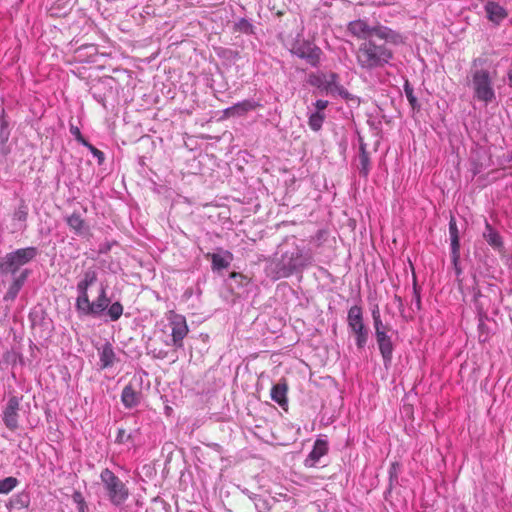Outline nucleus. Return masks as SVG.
Instances as JSON below:
<instances>
[{
	"instance_id": "f257e3e1",
	"label": "nucleus",
	"mask_w": 512,
	"mask_h": 512,
	"mask_svg": "<svg viewBox=\"0 0 512 512\" xmlns=\"http://www.w3.org/2000/svg\"><path fill=\"white\" fill-rule=\"evenodd\" d=\"M393 58V52L385 44H377L373 39L361 43L356 51L357 64L365 70L383 67Z\"/></svg>"
},
{
	"instance_id": "f03ea898",
	"label": "nucleus",
	"mask_w": 512,
	"mask_h": 512,
	"mask_svg": "<svg viewBox=\"0 0 512 512\" xmlns=\"http://www.w3.org/2000/svg\"><path fill=\"white\" fill-rule=\"evenodd\" d=\"M100 479L111 504L117 507L123 505L130 495L126 484L108 468L101 471Z\"/></svg>"
},
{
	"instance_id": "7ed1b4c3",
	"label": "nucleus",
	"mask_w": 512,
	"mask_h": 512,
	"mask_svg": "<svg viewBox=\"0 0 512 512\" xmlns=\"http://www.w3.org/2000/svg\"><path fill=\"white\" fill-rule=\"evenodd\" d=\"M471 85L474 93V98L477 99L478 101L488 104L495 100V91L488 70L477 69L473 71Z\"/></svg>"
},
{
	"instance_id": "20e7f679",
	"label": "nucleus",
	"mask_w": 512,
	"mask_h": 512,
	"mask_svg": "<svg viewBox=\"0 0 512 512\" xmlns=\"http://www.w3.org/2000/svg\"><path fill=\"white\" fill-rule=\"evenodd\" d=\"M38 254L36 247H26L6 254L0 263V270L3 273H16L18 269L32 261Z\"/></svg>"
},
{
	"instance_id": "39448f33",
	"label": "nucleus",
	"mask_w": 512,
	"mask_h": 512,
	"mask_svg": "<svg viewBox=\"0 0 512 512\" xmlns=\"http://www.w3.org/2000/svg\"><path fill=\"white\" fill-rule=\"evenodd\" d=\"M291 52L301 59H305L310 65L317 66L320 62L322 51L315 44L307 40L297 41L291 48Z\"/></svg>"
},
{
	"instance_id": "423d86ee",
	"label": "nucleus",
	"mask_w": 512,
	"mask_h": 512,
	"mask_svg": "<svg viewBox=\"0 0 512 512\" xmlns=\"http://www.w3.org/2000/svg\"><path fill=\"white\" fill-rule=\"evenodd\" d=\"M310 257H306L303 255L302 251L297 249L295 252H292L290 256L287 254L282 258V269H281V277H288L294 272L303 270L310 264Z\"/></svg>"
},
{
	"instance_id": "0eeeda50",
	"label": "nucleus",
	"mask_w": 512,
	"mask_h": 512,
	"mask_svg": "<svg viewBox=\"0 0 512 512\" xmlns=\"http://www.w3.org/2000/svg\"><path fill=\"white\" fill-rule=\"evenodd\" d=\"M169 322L171 326V336L173 345L179 349L183 347V340L189 332L186 318L174 311L169 312Z\"/></svg>"
},
{
	"instance_id": "6e6552de",
	"label": "nucleus",
	"mask_w": 512,
	"mask_h": 512,
	"mask_svg": "<svg viewBox=\"0 0 512 512\" xmlns=\"http://www.w3.org/2000/svg\"><path fill=\"white\" fill-rule=\"evenodd\" d=\"M109 303L110 300L106 296V291L104 288H102L98 298L95 301L90 302L88 297L86 304L76 306V309L78 312L84 315H97L103 312L108 307Z\"/></svg>"
},
{
	"instance_id": "1a4fd4ad",
	"label": "nucleus",
	"mask_w": 512,
	"mask_h": 512,
	"mask_svg": "<svg viewBox=\"0 0 512 512\" xmlns=\"http://www.w3.org/2000/svg\"><path fill=\"white\" fill-rule=\"evenodd\" d=\"M20 400L16 396L9 398L4 410H3V422L5 426L14 431L18 428Z\"/></svg>"
},
{
	"instance_id": "9d476101",
	"label": "nucleus",
	"mask_w": 512,
	"mask_h": 512,
	"mask_svg": "<svg viewBox=\"0 0 512 512\" xmlns=\"http://www.w3.org/2000/svg\"><path fill=\"white\" fill-rule=\"evenodd\" d=\"M97 280L96 272L93 270H88L85 272L83 279L77 284L78 297L76 299V306H81V304H86L88 298V287L94 284Z\"/></svg>"
},
{
	"instance_id": "9b49d317",
	"label": "nucleus",
	"mask_w": 512,
	"mask_h": 512,
	"mask_svg": "<svg viewBox=\"0 0 512 512\" xmlns=\"http://www.w3.org/2000/svg\"><path fill=\"white\" fill-rule=\"evenodd\" d=\"M328 452V443L325 440L317 439L312 451L304 461L306 467H314L321 457Z\"/></svg>"
},
{
	"instance_id": "f8f14e48",
	"label": "nucleus",
	"mask_w": 512,
	"mask_h": 512,
	"mask_svg": "<svg viewBox=\"0 0 512 512\" xmlns=\"http://www.w3.org/2000/svg\"><path fill=\"white\" fill-rule=\"evenodd\" d=\"M347 29L351 35L358 39H364L365 41L371 39L372 29L367 22L362 19L351 21Z\"/></svg>"
},
{
	"instance_id": "ddd939ff",
	"label": "nucleus",
	"mask_w": 512,
	"mask_h": 512,
	"mask_svg": "<svg viewBox=\"0 0 512 512\" xmlns=\"http://www.w3.org/2000/svg\"><path fill=\"white\" fill-rule=\"evenodd\" d=\"M260 106L261 105L258 102L244 100L242 102L236 103L232 107L225 109L224 114L227 117L243 116L249 111L255 110Z\"/></svg>"
},
{
	"instance_id": "4468645a",
	"label": "nucleus",
	"mask_w": 512,
	"mask_h": 512,
	"mask_svg": "<svg viewBox=\"0 0 512 512\" xmlns=\"http://www.w3.org/2000/svg\"><path fill=\"white\" fill-rule=\"evenodd\" d=\"M484 9L489 21L495 24H499L508 16L506 9L494 1H488Z\"/></svg>"
},
{
	"instance_id": "2eb2a0df",
	"label": "nucleus",
	"mask_w": 512,
	"mask_h": 512,
	"mask_svg": "<svg viewBox=\"0 0 512 512\" xmlns=\"http://www.w3.org/2000/svg\"><path fill=\"white\" fill-rule=\"evenodd\" d=\"M376 341H377L381 356L384 360V363L385 364L390 363L392 360V355H393V350H394V346H393L391 337L387 333H384V334L380 333L376 337Z\"/></svg>"
},
{
	"instance_id": "dca6fc26",
	"label": "nucleus",
	"mask_w": 512,
	"mask_h": 512,
	"mask_svg": "<svg viewBox=\"0 0 512 512\" xmlns=\"http://www.w3.org/2000/svg\"><path fill=\"white\" fill-rule=\"evenodd\" d=\"M141 393L137 391L133 384L129 383L123 388L121 401L126 408H132L140 403Z\"/></svg>"
},
{
	"instance_id": "f3484780",
	"label": "nucleus",
	"mask_w": 512,
	"mask_h": 512,
	"mask_svg": "<svg viewBox=\"0 0 512 512\" xmlns=\"http://www.w3.org/2000/svg\"><path fill=\"white\" fill-rule=\"evenodd\" d=\"M287 392H288V384L285 379H281L277 384L273 385L271 388L270 396L273 401H275L281 407H285L287 405Z\"/></svg>"
},
{
	"instance_id": "a211bd4d",
	"label": "nucleus",
	"mask_w": 512,
	"mask_h": 512,
	"mask_svg": "<svg viewBox=\"0 0 512 512\" xmlns=\"http://www.w3.org/2000/svg\"><path fill=\"white\" fill-rule=\"evenodd\" d=\"M449 234L451 240V250L454 260L459 258L460 251V241H459V231L457 227V223L454 217H451L449 221Z\"/></svg>"
},
{
	"instance_id": "6ab92c4d",
	"label": "nucleus",
	"mask_w": 512,
	"mask_h": 512,
	"mask_svg": "<svg viewBox=\"0 0 512 512\" xmlns=\"http://www.w3.org/2000/svg\"><path fill=\"white\" fill-rule=\"evenodd\" d=\"M347 323L350 329L364 324L363 311L360 306L354 305L348 310Z\"/></svg>"
},
{
	"instance_id": "aec40b11",
	"label": "nucleus",
	"mask_w": 512,
	"mask_h": 512,
	"mask_svg": "<svg viewBox=\"0 0 512 512\" xmlns=\"http://www.w3.org/2000/svg\"><path fill=\"white\" fill-rule=\"evenodd\" d=\"M485 228L486 231L484 232L483 236L487 243L494 249L502 248L503 242L499 233L496 230H494L488 222H486Z\"/></svg>"
},
{
	"instance_id": "412c9836",
	"label": "nucleus",
	"mask_w": 512,
	"mask_h": 512,
	"mask_svg": "<svg viewBox=\"0 0 512 512\" xmlns=\"http://www.w3.org/2000/svg\"><path fill=\"white\" fill-rule=\"evenodd\" d=\"M370 169H371V163H370L369 154L366 151L364 145H361L360 153H359V164H358L359 174L361 176H363L364 178H367L369 175Z\"/></svg>"
},
{
	"instance_id": "4be33fe9",
	"label": "nucleus",
	"mask_w": 512,
	"mask_h": 512,
	"mask_svg": "<svg viewBox=\"0 0 512 512\" xmlns=\"http://www.w3.org/2000/svg\"><path fill=\"white\" fill-rule=\"evenodd\" d=\"M28 276V271H23L16 279H14L13 283L10 285L6 295L5 299H15L18 295L20 289L22 288L26 278Z\"/></svg>"
},
{
	"instance_id": "5701e85b",
	"label": "nucleus",
	"mask_w": 512,
	"mask_h": 512,
	"mask_svg": "<svg viewBox=\"0 0 512 512\" xmlns=\"http://www.w3.org/2000/svg\"><path fill=\"white\" fill-rule=\"evenodd\" d=\"M115 361V353L110 343L103 345L100 351V362L102 368L111 367Z\"/></svg>"
},
{
	"instance_id": "b1692460",
	"label": "nucleus",
	"mask_w": 512,
	"mask_h": 512,
	"mask_svg": "<svg viewBox=\"0 0 512 512\" xmlns=\"http://www.w3.org/2000/svg\"><path fill=\"white\" fill-rule=\"evenodd\" d=\"M67 224L76 234H83L86 229L84 219L78 213H73L67 217Z\"/></svg>"
},
{
	"instance_id": "393cba45",
	"label": "nucleus",
	"mask_w": 512,
	"mask_h": 512,
	"mask_svg": "<svg viewBox=\"0 0 512 512\" xmlns=\"http://www.w3.org/2000/svg\"><path fill=\"white\" fill-rule=\"evenodd\" d=\"M233 32L247 35H252L255 33L254 26L245 18H241L239 21L234 23Z\"/></svg>"
},
{
	"instance_id": "a878e982",
	"label": "nucleus",
	"mask_w": 512,
	"mask_h": 512,
	"mask_svg": "<svg viewBox=\"0 0 512 512\" xmlns=\"http://www.w3.org/2000/svg\"><path fill=\"white\" fill-rule=\"evenodd\" d=\"M372 318H373V322H374V328H375V336L377 337L378 334H384V333H387L389 331V327L387 325H384L382 320H381V317H380V312H379V309L376 308L372 311Z\"/></svg>"
},
{
	"instance_id": "bb28decb",
	"label": "nucleus",
	"mask_w": 512,
	"mask_h": 512,
	"mask_svg": "<svg viewBox=\"0 0 512 512\" xmlns=\"http://www.w3.org/2000/svg\"><path fill=\"white\" fill-rule=\"evenodd\" d=\"M10 137L9 123L6 119L5 113L3 112L0 116V144L5 145Z\"/></svg>"
},
{
	"instance_id": "cd10ccee",
	"label": "nucleus",
	"mask_w": 512,
	"mask_h": 512,
	"mask_svg": "<svg viewBox=\"0 0 512 512\" xmlns=\"http://www.w3.org/2000/svg\"><path fill=\"white\" fill-rule=\"evenodd\" d=\"M18 484V479L13 476H9L0 480V494L10 493Z\"/></svg>"
},
{
	"instance_id": "c85d7f7f",
	"label": "nucleus",
	"mask_w": 512,
	"mask_h": 512,
	"mask_svg": "<svg viewBox=\"0 0 512 512\" xmlns=\"http://www.w3.org/2000/svg\"><path fill=\"white\" fill-rule=\"evenodd\" d=\"M207 257L211 259L213 270L225 269L230 264L227 259L217 253L208 254Z\"/></svg>"
},
{
	"instance_id": "c756f323",
	"label": "nucleus",
	"mask_w": 512,
	"mask_h": 512,
	"mask_svg": "<svg viewBox=\"0 0 512 512\" xmlns=\"http://www.w3.org/2000/svg\"><path fill=\"white\" fill-rule=\"evenodd\" d=\"M371 29H372V35H375L379 39H383V40L390 39L393 34L392 30L387 27L376 26V27H371Z\"/></svg>"
},
{
	"instance_id": "7c9ffc66",
	"label": "nucleus",
	"mask_w": 512,
	"mask_h": 512,
	"mask_svg": "<svg viewBox=\"0 0 512 512\" xmlns=\"http://www.w3.org/2000/svg\"><path fill=\"white\" fill-rule=\"evenodd\" d=\"M123 313V306L120 302H114L108 308V315L112 321H117Z\"/></svg>"
},
{
	"instance_id": "2f4dec72",
	"label": "nucleus",
	"mask_w": 512,
	"mask_h": 512,
	"mask_svg": "<svg viewBox=\"0 0 512 512\" xmlns=\"http://www.w3.org/2000/svg\"><path fill=\"white\" fill-rule=\"evenodd\" d=\"M323 121L324 116L321 113L316 112L309 117L308 124L312 130L318 131L322 127Z\"/></svg>"
},
{
	"instance_id": "473e14b6",
	"label": "nucleus",
	"mask_w": 512,
	"mask_h": 512,
	"mask_svg": "<svg viewBox=\"0 0 512 512\" xmlns=\"http://www.w3.org/2000/svg\"><path fill=\"white\" fill-rule=\"evenodd\" d=\"M27 217H28V207L25 204V202L22 201L21 204L19 205V207L15 210V212L13 214V219L20 221V222H25L27 220Z\"/></svg>"
},
{
	"instance_id": "72a5a7b5",
	"label": "nucleus",
	"mask_w": 512,
	"mask_h": 512,
	"mask_svg": "<svg viewBox=\"0 0 512 512\" xmlns=\"http://www.w3.org/2000/svg\"><path fill=\"white\" fill-rule=\"evenodd\" d=\"M405 95L410 105L415 108L417 106V98L414 96L413 88L409 86L408 83L405 84L404 87Z\"/></svg>"
},
{
	"instance_id": "f704fd0d",
	"label": "nucleus",
	"mask_w": 512,
	"mask_h": 512,
	"mask_svg": "<svg viewBox=\"0 0 512 512\" xmlns=\"http://www.w3.org/2000/svg\"><path fill=\"white\" fill-rule=\"evenodd\" d=\"M337 79H338L337 74L332 73L330 75V80L327 82V89L330 91H338L339 93H341V90L343 88L336 84Z\"/></svg>"
},
{
	"instance_id": "c9c22d12",
	"label": "nucleus",
	"mask_w": 512,
	"mask_h": 512,
	"mask_svg": "<svg viewBox=\"0 0 512 512\" xmlns=\"http://www.w3.org/2000/svg\"><path fill=\"white\" fill-rule=\"evenodd\" d=\"M70 132L75 137V139L83 146L88 145V141L82 136L81 131L77 126L71 125Z\"/></svg>"
},
{
	"instance_id": "e433bc0d",
	"label": "nucleus",
	"mask_w": 512,
	"mask_h": 512,
	"mask_svg": "<svg viewBox=\"0 0 512 512\" xmlns=\"http://www.w3.org/2000/svg\"><path fill=\"white\" fill-rule=\"evenodd\" d=\"M84 146L87 147L90 150V152L93 154V156L97 158L99 164H102L104 162L105 156L102 151H100L99 149L94 147L89 142H88V145H84Z\"/></svg>"
},
{
	"instance_id": "4c0bfd02",
	"label": "nucleus",
	"mask_w": 512,
	"mask_h": 512,
	"mask_svg": "<svg viewBox=\"0 0 512 512\" xmlns=\"http://www.w3.org/2000/svg\"><path fill=\"white\" fill-rule=\"evenodd\" d=\"M131 439V435L126 432L125 429L119 428L116 435V443L123 444L126 443L128 440Z\"/></svg>"
},
{
	"instance_id": "58836bf2",
	"label": "nucleus",
	"mask_w": 512,
	"mask_h": 512,
	"mask_svg": "<svg viewBox=\"0 0 512 512\" xmlns=\"http://www.w3.org/2000/svg\"><path fill=\"white\" fill-rule=\"evenodd\" d=\"M368 340V332L364 333L362 335L356 336V345L358 349H363L367 343Z\"/></svg>"
},
{
	"instance_id": "ea45409f",
	"label": "nucleus",
	"mask_w": 512,
	"mask_h": 512,
	"mask_svg": "<svg viewBox=\"0 0 512 512\" xmlns=\"http://www.w3.org/2000/svg\"><path fill=\"white\" fill-rule=\"evenodd\" d=\"M230 278H239L242 285H246L250 281L248 277L238 272H231Z\"/></svg>"
},
{
	"instance_id": "a19ab883",
	"label": "nucleus",
	"mask_w": 512,
	"mask_h": 512,
	"mask_svg": "<svg viewBox=\"0 0 512 512\" xmlns=\"http://www.w3.org/2000/svg\"><path fill=\"white\" fill-rule=\"evenodd\" d=\"M351 331L355 334V336L362 335L368 332L364 324L356 328H351Z\"/></svg>"
},
{
	"instance_id": "79ce46f5",
	"label": "nucleus",
	"mask_w": 512,
	"mask_h": 512,
	"mask_svg": "<svg viewBox=\"0 0 512 512\" xmlns=\"http://www.w3.org/2000/svg\"><path fill=\"white\" fill-rule=\"evenodd\" d=\"M328 105V101L326 100H317L315 103V107L320 113V111L324 110Z\"/></svg>"
},
{
	"instance_id": "37998d69",
	"label": "nucleus",
	"mask_w": 512,
	"mask_h": 512,
	"mask_svg": "<svg viewBox=\"0 0 512 512\" xmlns=\"http://www.w3.org/2000/svg\"><path fill=\"white\" fill-rule=\"evenodd\" d=\"M414 301L416 302L417 308L420 309V307H421V297H420V293H419L416 285H414Z\"/></svg>"
},
{
	"instance_id": "c03bdc74",
	"label": "nucleus",
	"mask_w": 512,
	"mask_h": 512,
	"mask_svg": "<svg viewBox=\"0 0 512 512\" xmlns=\"http://www.w3.org/2000/svg\"><path fill=\"white\" fill-rule=\"evenodd\" d=\"M73 500L79 505V503L84 501V498L80 492H75L73 494Z\"/></svg>"
},
{
	"instance_id": "a18cd8bd",
	"label": "nucleus",
	"mask_w": 512,
	"mask_h": 512,
	"mask_svg": "<svg viewBox=\"0 0 512 512\" xmlns=\"http://www.w3.org/2000/svg\"><path fill=\"white\" fill-rule=\"evenodd\" d=\"M86 510H87V505H86L85 501L79 503L78 511L79 512H86Z\"/></svg>"
},
{
	"instance_id": "49530a36",
	"label": "nucleus",
	"mask_w": 512,
	"mask_h": 512,
	"mask_svg": "<svg viewBox=\"0 0 512 512\" xmlns=\"http://www.w3.org/2000/svg\"><path fill=\"white\" fill-rule=\"evenodd\" d=\"M394 301L397 303V305H398V307H399V308H402V306H403V302H402V299H401V297H400V296L395 295V296H394Z\"/></svg>"
},
{
	"instance_id": "de8ad7c7",
	"label": "nucleus",
	"mask_w": 512,
	"mask_h": 512,
	"mask_svg": "<svg viewBox=\"0 0 512 512\" xmlns=\"http://www.w3.org/2000/svg\"><path fill=\"white\" fill-rule=\"evenodd\" d=\"M480 296H481L480 290L475 288L474 289V301L477 302Z\"/></svg>"
},
{
	"instance_id": "09e8293b",
	"label": "nucleus",
	"mask_w": 512,
	"mask_h": 512,
	"mask_svg": "<svg viewBox=\"0 0 512 512\" xmlns=\"http://www.w3.org/2000/svg\"><path fill=\"white\" fill-rule=\"evenodd\" d=\"M275 14H276V16H277V17H282V16L284 15V11H282V10H277V11L275 12Z\"/></svg>"
},
{
	"instance_id": "8fccbe9b",
	"label": "nucleus",
	"mask_w": 512,
	"mask_h": 512,
	"mask_svg": "<svg viewBox=\"0 0 512 512\" xmlns=\"http://www.w3.org/2000/svg\"><path fill=\"white\" fill-rule=\"evenodd\" d=\"M226 254L229 256L230 259L232 258V254L230 252L227 251Z\"/></svg>"
}]
</instances>
